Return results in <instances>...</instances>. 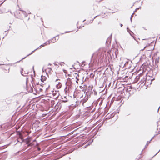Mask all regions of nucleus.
Wrapping results in <instances>:
<instances>
[{"label": "nucleus", "instance_id": "obj_1", "mask_svg": "<svg viewBox=\"0 0 160 160\" xmlns=\"http://www.w3.org/2000/svg\"><path fill=\"white\" fill-rule=\"evenodd\" d=\"M46 79V78L45 77L42 76L41 77V80L42 81H44Z\"/></svg>", "mask_w": 160, "mask_h": 160}, {"label": "nucleus", "instance_id": "obj_2", "mask_svg": "<svg viewBox=\"0 0 160 160\" xmlns=\"http://www.w3.org/2000/svg\"><path fill=\"white\" fill-rule=\"evenodd\" d=\"M140 7L135 8V10H136L138 9H141V8H140Z\"/></svg>", "mask_w": 160, "mask_h": 160}]
</instances>
